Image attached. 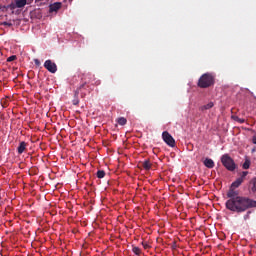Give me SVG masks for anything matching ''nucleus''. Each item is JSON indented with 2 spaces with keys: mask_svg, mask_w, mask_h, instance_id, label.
<instances>
[{
  "mask_svg": "<svg viewBox=\"0 0 256 256\" xmlns=\"http://www.w3.org/2000/svg\"><path fill=\"white\" fill-rule=\"evenodd\" d=\"M247 175H249V172L247 171H243L240 175L239 178H237L230 187L234 188V189H238V187H241V185L243 184V182L245 181Z\"/></svg>",
  "mask_w": 256,
  "mask_h": 256,
  "instance_id": "39448f33",
  "label": "nucleus"
},
{
  "mask_svg": "<svg viewBox=\"0 0 256 256\" xmlns=\"http://www.w3.org/2000/svg\"><path fill=\"white\" fill-rule=\"evenodd\" d=\"M227 197L229 199H237L241 196H239V191H236L235 188H232V186H230V188L227 192Z\"/></svg>",
  "mask_w": 256,
  "mask_h": 256,
  "instance_id": "1a4fd4ad",
  "label": "nucleus"
},
{
  "mask_svg": "<svg viewBox=\"0 0 256 256\" xmlns=\"http://www.w3.org/2000/svg\"><path fill=\"white\" fill-rule=\"evenodd\" d=\"M133 253H135L136 255H141V248L137 247V246H133L132 248Z\"/></svg>",
  "mask_w": 256,
  "mask_h": 256,
  "instance_id": "6ab92c4d",
  "label": "nucleus"
},
{
  "mask_svg": "<svg viewBox=\"0 0 256 256\" xmlns=\"http://www.w3.org/2000/svg\"><path fill=\"white\" fill-rule=\"evenodd\" d=\"M252 143L254 144V145H256V134L253 136V138H252Z\"/></svg>",
  "mask_w": 256,
  "mask_h": 256,
  "instance_id": "c85d7f7f",
  "label": "nucleus"
},
{
  "mask_svg": "<svg viewBox=\"0 0 256 256\" xmlns=\"http://www.w3.org/2000/svg\"><path fill=\"white\" fill-rule=\"evenodd\" d=\"M221 163L228 171H235V169H237V164H235V161L229 154L222 155Z\"/></svg>",
  "mask_w": 256,
  "mask_h": 256,
  "instance_id": "7ed1b4c3",
  "label": "nucleus"
},
{
  "mask_svg": "<svg viewBox=\"0 0 256 256\" xmlns=\"http://www.w3.org/2000/svg\"><path fill=\"white\" fill-rule=\"evenodd\" d=\"M17 4L16 3H11L10 5H8V9H11L12 11L17 9Z\"/></svg>",
  "mask_w": 256,
  "mask_h": 256,
  "instance_id": "4be33fe9",
  "label": "nucleus"
},
{
  "mask_svg": "<svg viewBox=\"0 0 256 256\" xmlns=\"http://www.w3.org/2000/svg\"><path fill=\"white\" fill-rule=\"evenodd\" d=\"M87 85H89V74H83L82 76V84L76 89L75 91V97L79 96V93L82 95H85L83 90L87 89Z\"/></svg>",
  "mask_w": 256,
  "mask_h": 256,
  "instance_id": "20e7f679",
  "label": "nucleus"
},
{
  "mask_svg": "<svg viewBox=\"0 0 256 256\" xmlns=\"http://www.w3.org/2000/svg\"><path fill=\"white\" fill-rule=\"evenodd\" d=\"M72 103H73V105H79V99H74L73 101H72Z\"/></svg>",
  "mask_w": 256,
  "mask_h": 256,
  "instance_id": "cd10ccee",
  "label": "nucleus"
},
{
  "mask_svg": "<svg viewBox=\"0 0 256 256\" xmlns=\"http://www.w3.org/2000/svg\"><path fill=\"white\" fill-rule=\"evenodd\" d=\"M1 105L5 109L6 107L9 106V101H7V99H2L1 100Z\"/></svg>",
  "mask_w": 256,
  "mask_h": 256,
  "instance_id": "412c9836",
  "label": "nucleus"
},
{
  "mask_svg": "<svg viewBox=\"0 0 256 256\" xmlns=\"http://www.w3.org/2000/svg\"><path fill=\"white\" fill-rule=\"evenodd\" d=\"M162 139L169 147H175V138H173L169 132L164 131L162 133Z\"/></svg>",
  "mask_w": 256,
  "mask_h": 256,
  "instance_id": "423d86ee",
  "label": "nucleus"
},
{
  "mask_svg": "<svg viewBox=\"0 0 256 256\" xmlns=\"http://www.w3.org/2000/svg\"><path fill=\"white\" fill-rule=\"evenodd\" d=\"M251 167V161L249 159H246L243 163V169H249Z\"/></svg>",
  "mask_w": 256,
  "mask_h": 256,
  "instance_id": "aec40b11",
  "label": "nucleus"
},
{
  "mask_svg": "<svg viewBox=\"0 0 256 256\" xmlns=\"http://www.w3.org/2000/svg\"><path fill=\"white\" fill-rule=\"evenodd\" d=\"M142 167H143V169H145V171H149L152 167L151 161L149 159L144 160L142 162Z\"/></svg>",
  "mask_w": 256,
  "mask_h": 256,
  "instance_id": "ddd939ff",
  "label": "nucleus"
},
{
  "mask_svg": "<svg viewBox=\"0 0 256 256\" xmlns=\"http://www.w3.org/2000/svg\"><path fill=\"white\" fill-rule=\"evenodd\" d=\"M225 205L228 211H232L233 213H245L247 209H253L256 207V200L240 196L238 198L228 199Z\"/></svg>",
  "mask_w": 256,
  "mask_h": 256,
  "instance_id": "f257e3e1",
  "label": "nucleus"
},
{
  "mask_svg": "<svg viewBox=\"0 0 256 256\" xmlns=\"http://www.w3.org/2000/svg\"><path fill=\"white\" fill-rule=\"evenodd\" d=\"M26 149H27V144L25 143V141L20 142V144L17 148L19 155H22V153H25Z\"/></svg>",
  "mask_w": 256,
  "mask_h": 256,
  "instance_id": "f8f14e48",
  "label": "nucleus"
},
{
  "mask_svg": "<svg viewBox=\"0 0 256 256\" xmlns=\"http://www.w3.org/2000/svg\"><path fill=\"white\" fill-rule=\"evenodd\" d=\"M248 190L250 195H255L256 196V177L252 178L249 182L248 185Z\"/></svg>",
  "mask_w": 256,
  "mask_h": 256,
  "instance_id": "6e6552de",
  "label": "nucleus"
},
{
  "mask_svg": "<svg viewBox=\"0 0 256 256\" xmlns=\"http://www.w3.org/2000/svg\"><path fill=\"white\" fill-rule=\"evenodd\" d=\"M205 167H207L208 169H213V167H215V162L213 161V159L210 158H206L203 161Z\"/></svg>",
  "mask_w": 256,
  "mask_h": 256,
  "instance_id": "9b49d317",
  "label": "nucleus"
},
{
  "mask_svg": "<svg viewBox=\"0 0 256 256\" xmlns=\"http://www.w3.org/2000/svg\"><path fill=\"white\" fill-rule=\"evenodd\" d=\"M34 63L37 67L41 65V61H39V59H34Z\"/></svg>",
  "mask_w": 256,
  "mask_h": 256,
  "instance_id": "bb28decb",
  "label": "nucleus"
},
{
  "mask_svg": "<svg viewBox=\"0 0 256 256\" xmlns=\"http://www.w3.org/2000/svg\"><path fill=\"white\" fill-rule=\"evenodd\" d=\"M200 89H209L215 85V75L212 73H204L198 80L197 83Z\"/></svg>",
  "mask_w": 256,
  "mask_h": 256,
  "instance_id": "f03ea898",
  "label": "nucleus"
},
{
  "mask_svg": "<svg viewBox=\"0 0 256 256\" xmlns=\"http://www.w3.org/2000/svg\"><path fill=\"white\" fill-rule=\"evenodd\" d=\"M144 249H150L151 246L147 242H142Z\"/></svg>",
  "mask_w": 256,
  "mask_h": 256,
  "instance_id": "a878e982",
  "label": "nucleus"
},
{
  "mask_svg": "<svg viewBox=\"0 0 256 256\" xmlns=\"http://www.w3.org/2000/svg\"><path fill=\"white\" fill-rule=\"evenodd\" d=\"M231 118L233 119V121H237V123H240V124L245 123V119L239 118V116L232 115Z\"/></svg>",
  "mask_w": 256,
  "mask_h": 256,
  "instance_id": "dca6fc26",
  "label": "nucleus"
},
{
  "mask_svg": "<svg viewBox=\"0 0 256 256\" xmlns=\"http://www.w3.org/2000/svg\"><path fill=\"white\" fill-rule=\"evenodd\" d=\"M27 5V0H16V6L18 9H21Z\"/></svg>",
  "mask_w": 256,
  "mask_h": 256,
  "instance_id": "2eb2a0df",
  "label": "nucleus"
},
{
  "mask_svg": "<svg viewBox=\"0 0 256 256\" xmlns=\"http://www.w3.org/2000/svg\"><path fill=\"white\" fill-rule=\"evenodd\" d=\"M118 125H127V118L125 117H120L117 119Z\"/></svg>",
  "mask_w": 256,
  "mask_h": 256,
  "instance_id": "f3484780",
  "label": "nucleus"
},
{
  "mask_svg": "<svg viewBox=\"0 0 256 256\" xmlns=\"http://www.w3.org/2000/svg\"><path fill=\"white\" fill-rule=\"evenodd\" d=\"M2 25L4 27H13V24L12 23H9V22H2Z\"/></svg>",
  "mask_w": 256,
  "mask_h": 256,
  "instance_id": "393cba45",
  "label": "nucleus"
},
{
  "mask_svg": "<svg viewBox=\"0 0 256 256\" xmlns=\"http://www.w3.org/2000/svg\"><path fill=\"white\" fill-rule=\"evenodd\" d=\"M15 59H17V56L12 55V56H10V57L7 58V62H8V63H11V61H15Z\"/></svg>",
  "mask_w": 256,
  "mask_h": 256,
  "instance_id": "5701e85b",
  "label": "nucleus"
},
{
  "mask_svg": "<svg viewBox=\"0 0 256 256\" xmlns=\"http://www.w3.org/2000/svg\"><path fill=\"white\" fill-rule=\"evenodd\" d=\"M213 107H215V104L213 102H209L208 104L201 106L200 111H207L209 109H213Z\"/></svg>",
  "mask_w": 256,
  "mask_h": 256,
  "instance_id": "4468645a",
  "label": "nucleus"
},
{
  "mask_svg": "<svg viewBox=\"0 0 256 256\" xmlns=\"http://www.w3.org/2000/svg\"><path fill=\"white\" fill-rule=\"evenodd\" d=\"M251 217V211H248L245 215H244V221H247L248 219H250Z\"/></svg>",
  "mask_w": 256,
  "mask_h": 256,
  "instance_id": "b1692460",
  "label": "nucleus"
},
{
  "mask_svg": "<svg viewBox=\"0 0 256 256\" xmlns=\"http://www.w3.org/2000/svg\"><path fill=\"white\" fill-rule=\"evenodd\" d=\"M61 7V2H55L54 4H51L49 7V12L50 13H55L57 12L58 9Z\"/></svg>",
  "mask_w": 256,
  "mask_h": 256,
  "instance_id": "9d476101",
  "label": "nucleus"
},
{
  "mask_svg": "<svg viewBox=\"0 0 256 256\" xmlns=\"http://www.w3.org/2000/svg\"><path fill=\"white\" fill-rule=\"evenodd\" d=\"M44 67L47 69V71H49V73H57V64L51 60H46L44 62Z\"/></svg>",
  "mask_w": 256,
  "mask_h": 256,
  "instance_id": "0eeeda50",
  "label": "nucleus"
},
{
  "mask_svg": "<svg viewBox=\"0 0 256 256\" xmlns=\"http://www.w3.org/2000/svg\"><path fill=\"white\" fill-rule=\"evenodd\" d=\"M96 175L98 179H103L105 177V170H98Z\"/></svg>",
  "mask_w": 256,
  "mask_h": 256,
  "instance_id": "a211bd4d",
  "label": "nucleus"
}]
</instances>
